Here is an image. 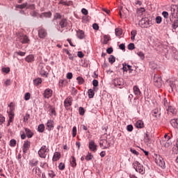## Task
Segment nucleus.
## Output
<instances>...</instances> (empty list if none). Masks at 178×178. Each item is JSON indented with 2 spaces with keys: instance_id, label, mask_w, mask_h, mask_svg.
<instances>
[{
  "instance_id": "1",
  "label": "nucleus",
  "mask_w": 178,
  "mask_h": 178,
  "mask_svg": "<svg viewBox=\"0 0 178 178\" xmlns=\"http://www.w3.org/2000/svg\"><path fill=\"white\" fill-rule=\"evenodd\" d=\"M24 130L25 132L24 131H20L19 132L22 140H26V137H27V138H32L33 136H34V132L29 128H24Z\"/></svg>"
},
{
  "instance_id": "2",
  "label": "nucleus",
  "mask_w": 178,
  "mask_h": 178,
  "mask_svg": "<svg viewBox=\"0 0 178 178\" xmlns=\"http://www.w3.org/2000/svg\"><path fill=\"white\" fill-rule=\"evenodd\" d=\"M134 169L136 172L140 173V175H144L145 173V170H144V166L140 163L138 161H135L133 163Z\"/></svg>"
},
{
  "instance_id": "3",
  "label": "nucleus",
  "mask_w": 178,
  "mask_h": 178,
  "mask_svg": "<svg viewBox=\"0 0 178 178\" xmlns=\"http://www.w3.org/2000/svg\"><path fill=\"white\" fill-rule=\"evenodd\" d=\"M48 152H49V149L47 148V146L43 145L41 147L38 154L40 158H43V159H45Z\"/></svg>"
},
{
  "instance_id": "4",
  "label": "nucleus",
  "mask_w": 178,
  "mask_h": 178,
  "mask_svg": "<svg viewBox=\"0 0 178 178\" xmlns=\"http://www.w3.org/2000/svg\"><path fill=\"white\" fill-rule=\"evenodd\" d=\"M154 84L156 87H158V88H161V87H162L163 81H162V78H161L159 74H154Z\"/></svg>"
},
{
  "instance_id": "5",
  "label": "nucleus",
  "mask_w": 178,
  "mask_h": 178,
  "mask_svg": "<svg viewBox=\"0 0 178 178\" xmlns=\"http://www.w3.org/2000/svg\"><path fill=\"white\" fill-rule=\"evenodd\" d=\"M155 162L158 166H160V168H162V169H165V161H163V158H162V156L160 155H156Z\"/></svg>"
},
{
  "instance_id": "6",
  "label": "nucleus",
  "mask_w": 178,
  "mask_h": 178,
  "mask_svg": "<svg viewBox=\"0 0 178 178\" xmlns=\"http://www.w3.org/2000/svg\"><path fill=\"white\" fill-rule=\"evenodd\" d=\"M8 106L10 108V111H8L10 122H13V119L15 118V105L13 103H10Z\"/></svg>"
},
{
  "instance_id": "7",
  "label": "nucleus",
  "mask_w": 178,
  "mask_h": 178,
  "mask_svg": "<svg viewBox=\"0 0 178 178\" xmlns=\"http://www.w3.org/2000/svg\"><path fill=\"white\" fill-rule=\"evenodd\" d=\"M31 147V142L30 140H24L22 146V152L24 154H27Z\"/></svg>"
},
{
  "instance_id": "8",
  "label": "nucleus",
  "mask_w": 178,
  "mask_h": 178,
  "mask_svg": "<svg viewBox=\"0 0 178 178\" xmlns=\"http://www.w3.org/2000/svg\"><path fill=\"white\" fill-rule=\"evenodd\" d=\"M114 86L118 88H123V86H124V81L122 78H116L114 79Z\"/></svg>"
},
{
  "instance_id": "9",
  "label": "nucleus",
  "mask_w": 178,
  "mask_h": 178,
  "mask_svg": "<svg viewBox=\"0 0 178 178\" xmlns=\"http://www.w3.org/2000/svg\"><path fill=\"white\" fill-rule=\"evenodd\" d=\"M99 147L102 149H106L111 147V143H109V142H108L106 140H100Z\"/></svg>"
},
{
  "instance_id": "10",
  "label": "nucleus",
  "mask_w": 178,
  "mask_h": 178,
  "mask_svg": "<svg viewBox=\"0 0 178 178\" xmlns=\"http://www.w3.org/2000/svg\"><path fill=\"white\" fill-rule=\"evenodd\" d=\"M54 127H55V122L53 120H48L46 123V129L48 131H51L54 130Z\"/></svg>"
},
{
  "instance_id": "11",
  "label": "nucleus",
  "mask_w": 178,
  "mask_h": 178,
  "mask_svg": "<svg viewBox=\"0 0 178 178\" xmlns=\"http://www.w3.org/2000/svg\"><path fill=\"white\" fill-rule=\"evenodd\" d=\"M18 39L22 42V44H29L30 42V39L26 35H19Z\"/></svg>"
},
{
  "instance_id": "12",
  "label": "nucleus",
  "mask_w": 178,
  "mask_h": 178,
  "mask_svg": "<svg viewBox=\"0 0 178 178\" xmlns=\"http://www.w3.org/2000/svg\"><path fill=\"white\" fill-rule=\"evenodd\" d=\"M48 35V33H47V30H45L44 28H39L38 30V37L39 38L44 39L45 37Z\"/></svg>"
},
{
  "instance_id": "13",
  "label": "nucleus",
  "mask_w": 178,
  "mask_h": 178,
  "mask_svg": "<svg viewBox=\"0 0 178 178\" xmlns=\"http://www.w3.org/2000/svg\"><path fill=\"white\" fill-rule=\"evenodd\" d=\"M72 104H73V98L72 96H69L64 101V106L65 108H69V106H72Z\"/></svg>"
},
{
  "instance_id": "14",
  "label": "nucleus",
  "mask_w": 178,
  "mask_h": 178,
  "mask_svg": "<svg viewBox=\"0 0 178 178\" xmlns=\"http://www.w3.org/2000/svg\"><path fill=\"white\" fill-rule=\"evenodd\" d=\"M161 144L162 147H164L165 148H170L172 147V140H161Z\"/></svg>"
},
{
  "instance_id": "15",
  "label": "nucleus",
  "mask_w": 178,
  "mask_h": 178,
  "mask_svg": "<svg viewBox=\"0 0 178 178\" xmlns=\"http://www.w3.org/2000/svg\"><path fill=\"white\" fill-rule=\"evenodd\" d=\"M52 94H53V91L52 90L47 88L44 90V94H43V97L44 98H51V97H52Z\"/></svg>"
},
{
  "instance_id": "16",
  "label": "nucleus",
  "mask_w": 178,
  "mask_h": 178,
  "mask_svg": "<svg viewBox=\"0 0 178 178\" xmlns=\"http://www.w3.org/2000/svg\"><path fill=\"white\" fill-rule=\"evenodd\" d=\"M89 149L93 152H95L97 151V144H95V142L94 140H90L89 142Z\"/></svg>"
},
{
  "instance_id": "17",
  "label": "nucleus",
  "mask_w": 178,
  "mask_h": 178,
  "mask_svg": "<svg viewBox=\"0 0 178 178\" xmlns=\"http://www.w3.org/2000/svg\"><path fill=\"white\" fill-rule=\"evenodd\" d=\"M38 70L41 76H47V71H45V67H44V65H39Z\"/></svg>"
},
{
  "instance_id": "18",
  "label": "nucleus",
  "mask_w": 178,
  "mask_h": 178,
  "mask_svg": "<svg viewBox=\"0 0 178 178\" xmlns=\"http://www.w3.org/2000/svg\"><path fill=\"white\" fill-rule=\"evenodd\" d=\"M152 115L155 118V119H159L161 118V112H159V110L154 109L152 111Z\"/></svg>"
},
{
  "instance_id": "19",
  "label": "nucleus",
  "mask_w": 178,
  "mask_h": 178,
  "mask_svg": "<svg viewBox=\"0 0 178 178\" xmlns=\"http://www.w3.org/2000/svg\"><path fill=\"white\" fill-rule=\"evenodd\" d=\"M60 159V152H56L54 154L52 161L53 162H58Z\"/></svg>"
},
{
  "instance_id": "20",
  "label": "nucleus",
  "mask_w": 178,
  "mask_h": 178,
  "mask_svg": "<svg viewBox=\"0 0 178 178\" xmlns=\"http://www.w3.org/2000/svg\"><path fill=\"white\" fill-rule=\"evenodd\" d=\"M29 165L31 166V168H34L38 165V160L36 159H32L29 161Z\"/></svg>"
},
{
  "instance_id": "21",
  "label": "nucleus",
  "mask_w": 178,
  "mask_h": 178,
  "mask_svg": "<svg viewBox=\"0 0 178 178\" xmlns=\"http://www.w3.org/2000/svg\"><path fill=\"white\" fill-rule=\"evenodd\" d=\"M59 26L61 27V29H65L67 26V20L65 19H63L59 22Z\"/></svg>"
},
{
  "instance_id": "22",
  "label": "nucleus",
  "mask_w": 178,
  "mask_h": 178,
  "mask_svg": "<svg viewBox=\"0 0 178 178\" xmlns=\"http://www.w3.org/2000/svg\"><path fill=\"white\" fill-rule=\"evenodd\" d=\"M25 60H26V62H28V63H30L31 62H34V55L30 54V55L27 56L25 58Z\"/></svg>"
},
{
  "instance_id": "23",
  "label": "nucleus",
  "mask_w": 178,
  "mask_h": 178,
  "mask_svg": "<svg viewBox=\"0 0 178 178\" xmlns=\"http://www.w3.org/2000/svg\"><path fill=\"white\" fill-rule=\"evenodd\" d=\"M171 125L175 129H178V120L177 119H172L170 121Z\"/></svg>"
},
{
  "instance_id": "24",
  "label": "nucleus",
  "mask_w": 178,
  "mask_h": 178,
  "mask_svg": "<svg viewBox=\"0 0 178 178\" xmlns=\"http://www.w3.org/2000/svg\"><path fill=\"white\" fill-rule=\"evenodd\" d=\"M133 91L135 95L138 96V95H140L141 94V91H140V88H138V86H134Z\"/></svg>"
},
{
  "instance_id": "25",
  "label": "nucleus",
  "mask_w": 178,
  "mask_h": 178,
  "mask_svg": "<svg viewBox=\"0 0 178 178\" xmlns=\"http://www.w3.org/2000/svg\"><path fill=\"white\" fill-rule=\"evenodd\" d=\"M137 129H143L144 127V122L142 120H138L135 124Z\"/></svg>"
},
{
  "instance_id": "26",
  "label": "nucleus",
  "mask_w": 178,
  "mask_h": 178,
  "mask_svg": "<svg viewBox=\"0 0 178 178\" xmlns=\"http://www.w3.org/2000/svg\"><path fill=\"white\" fill-rule=\"evenodd\" d=\"M70 165L72 168H76V166H77V163H76V158H74V156H71Z\"/></svg>"
},
{
  "instance_id": "27",
  "label": "nucleus",
  "mask_w": 178,
  "mask_h": 178,
  "mask_svg": "<svg viewBox=\"0 0 178 178\" xmlns=\"http://www.w3.org/2000/svg\"><path fill=\"white\" fill-rule=\"evenodd\" d=\"M76 33L78 38H79L80 40H83V38H84V31L81 30H78L76 31Z\"/></svg>"
},
{
  "instance_id": "28",
  "label": "nucleus",
  "mask_w": 178,
  "mask_h": 178,
  "mask_svg": "<svg viewBox=\"0 0 178 178\" xmlns=\"http://www.w3.org/2000/svg\"><path fill=\"white\" fill-rule=\"evenodd\" d=\"M41 83H42V79L41 78H36L33 80L34 86H35L36 87L40 86Z\"/></svg>"
},
{
  "instance_id": "29",
  "label": "nucleus",
  "mask_w": 178,
  "mask_h": 178,
  "mask_svg": "<svg viewBox=\"0 0 178 178\" xmlns=\"http://www.w3.org/2000/svg\"><path fill=\"white\" fill-rule=\"evenodd\" d=\"M144 12H145V8H140L136 10V13L138 16H143Z\"/></svg>"
},
{
  "instance_id": "30",
  "label": "nucleus",
  "mask_w": 178,
  "mask_h": 178,
  "mask_svg": "<svg viewBox=\"0 0 178 178\" xmlns=\"http://www.w3.org/2000/svg\"><path fill=\"white\" fill-rule=\"evenodd\" d=\"M44 130H45V125L44 124H39L38 127L39 133H44Z\"/></svg>"
},
{
  "instance_id": "31",
  "label": "nucleus",
  "mask_w": 178,
  "mask_h": 178,
  "mask_svg": "<svg viewBox=\"0 0 178 178\" xmlns=\"http://www.w3.org/2000/svg\"><path fill=\"white\" fill-rule=\"evenodd\" d=\"M32 172L35 173L38 176H40L41 175V170L38 167H35L33 168Z\"/></svg>"
},
{
  "instance_id": "32",
  "label": "nucleus",
  "mask_w": 178,
  "mask_h": 178,
  "mask_svg": "<svg viewBox=\"0 0 178 178\" xmlns=\"http://www.w3.org/2000/svg\"><path fill=\"white\" fill-rule=\"evenodd\" d=\"M16 9H24L27 8V3H24L23 4H17L15 6Z\"/></svg>"
},
{
  "instance_id": "33",
  "label": "nucleus",
  "mask_w": 178,
  "mask_h": 178,
  "mask_svg": "<svg viewBox=\"0 0 178 178\" xmlns=\"http://www.w3.org/2000/svg\"><path fill=\"white\" fill-rule=\"evenodd\" d=\"M172 152L174 154H178V138L177 136V143L172 147Z\"/></svg>"
},
{
  "instance_id": "34",
  "label": "nucleus",
  "mask_w": 178,
  "mask_h": 178,
  "mask_svg": "<svg viewBox=\"0 0 178 178\" xmlns=\"http://www.w3.org/2000/svg\"><path fill=\"white\" fill-rule=\"evenodd\" d=\"M145 143H147V144L151 143V136L148 133L145 136Z\"/></svg>"
},
{
  "instance_id": "35",
  "label": "nucleus",
  "mask_w": 178,
  "mask_h": 178,
  "mask_svg": "<svg viewBox=\"0 0 178 178\" xmlns=\"http://www.w3.org/2000/svg\"><path fill=\"white\" fill-rule=\"evenodd\" d=\"M172 137H173V135L171 134L170 135H169V134H165L164 136V140H165V141H171V138Z\"/></svg>"
},
{
  "instance_id": "36",
  "label": "nucleus",
  "mask_w": 178,
  "mask_h": 178,
  "mask_svg": "<svg viewBox=\"0 0 178 178\" xmlns=\"http://www.w3.org/2000/svg\"><path fill=\"white\" fill-rule=\"evenodd\" d=\"M167 111L168 112H170L172 115L176 113V108H173L172 106H169Z\"/></svg>"
},
{
  "instance_id": "37",
  "label": "nucleus",
  "mask_w": 178,
  "mask_h": 178,
  "mask_svg": "<svg viewBox=\"0 0 178 178\" xmlns=\"http://www.w3.org/2000/svg\"><path fill=\"white\" fill-rule=\"evenodd\" d=\"M50 116H56V111H55V108L50 106Z\"/></svg>"
},
{
  "instance_id": "38",
  "label": "nucleus",
  "mask_w": 178,
  "mask_h": 178,
  "mask_svg": "<svg viewBox=\"0 0 178 178\" xmlns=\"http://www.w3.org/2000/svg\"><path fill=\"white\" fill-rule=\"evenodd\" d=\"M88 93L89 98H94V95H95V93L94 92V90L92 89H89Z\"/></svg>"
},
{
  "instance_id": "39",
  "label": "nucleus",
  "mask_w": 178,
  "mask_h": 178,
  "mask_svg": "<svg viewBox=\"0 0 178 178\" xmlns=\"http://www.w3.org/2000/svg\"><path fill=\"white\" fill-rule=\"evenodd\" d=\"M92 158H94V156L91 153L88 152V154L86 156L85 159L86 161H91Z\"/></svg>"
},
{
  "instance_id": "40",
  "label": "nucleus",
  "mask_w": 178,
  "mask_h": 178,
  "mask_svg": "<svg viewBox=\"0 0 178 178\" xmlns=\"http://www.w3.org/2000/svg\"><path fill=\"white\" fill-rule=\"evenodd\" d=\"M115 60H116V58H115L113 55H111V56L108 58V62H109V63L113 64V63H115Z\"/></svg>"
},
{
  "instance_id": "41",
  "label": "nucleus",
  "mask_w": 178,
  "mask_h": 178,
  "mask_svg": "<svg viewBox=\"0 0 178 178\" xmlns=\"http://www.w3.org/2000/svg\"><path fill=\"white\" fill-rule=\"evenodd\" d=\"M131 40L132 41H134L135 38H136V35H137V31H131Z\"/></svg>"
},
{
  "instance_id": "42",
  "label": "nucleus",
  "mask_w": 178,
  "mask_h": 178,
  "mask_svg": "<svg viewBox=\"0 0 178 178\" xmlns=\"http://www.w3.org/2000/svg\"><path fill=\"white\" fill-rule=\"evenodd\" d=\"M115 35H117V37H120V35L122 34L121 29L117 28L115 29Z\"/></svg>"
},
{
  "instance_id": "43",
  "label": "nucleus",
  "mask_w": 178,
  "mask_h": 178,
  "mask_svg": "<svg viewBox=\"0 0 178 178\" xmlns=\"http://www.w3.org/2000/svg\"><path fill=\"white\" fill-rule=\"evenodd\" d=\"M172 29H174V30H176L178 27V18L175 19L172 25Z\"/></svg>"
},
{
  "instance_id": "44",
  "label": "nucleus",
  "mask_w": 178,
  "mask_h": 178,
  "mask_svg": "<svg viewBox=\"0 0 178 178\" xmlns=\"http://www.w3.org/2000/svg\"><path fill=\"white\" fill-rule=\"evenodd\" d=\"M140 24H142V27H144V28H147L148 27V22H145V19H142L140 22Z\"/></svg>"
},
{
  "instance_id": "45",
  "label": "nucleus",
  "mask_w": 178,
  "mask_h": 178,
  "mask_svg": "<svg viewBox=\"0 0 178 178\" xmlns=\"http://www.w3.org/2000/svg\"><path fill=\"white\" fill-rule=\"evenodd\" d=\"M76 80L78 81V84H79V85L84 83V79H83V77H81V76H78L76 78Z\"/></svg>"
},
{
  "instance_id": "46",
  "label": "nucleus",
  "mask_w": 178,
  "mask_h": 178,
  "mask_svg": "<svg viewBox=\"0 0 178 178\" xmlns=\"http://www.w3.org/2000/svg\"><path fill=\"white\" fill-rule=\"evenodd\" d=\"M77 136V127H73L72 128V137L74 138Z\"/></svg>"
},
{
  "instance_id": "47",
  "label": "nucleus",
  "mask_w": 178,
  "mask_h": 178,
  "mask_svg": "<svg viewBox=\"0 0 178 178\" xmlns=\"http://www.w3.org/2000/svg\"><path fill=\"white\" fill-rule=\"evenodd\" d=\"M79 115H81V116H83L84 113H86V111H84V108L83 107H79Z\"/></svg>"
},
{
  "instance_id": "48",
  "label": "nucleus",
  "mask_w": 178,
  "mask_h": 178,
  "mask_svg": "<svg viewBox=\"0 0 178 178\" xmlns=\"http://www.w3.org/2000/svg\"><path fill=\"white\" fill-rule=\"evenodd\" d=\"M31 97V95L30 94V92L25 93V95H24L25 101H29V99H30Z\"/></svg>"
},
{
  "instance_id": "49",
  "label": "nucleus",
  "mask_w": 178,
  "mask_h": 178,
  "mask_svg": "<svg viewBox=\"0 0 178 178\" xmlns=\"http://www.w3.org/2000/svg\"><path fill=\"white\" fill-rule=\"evenodd\" d=\"M48 175L49 176L51 177V178H54L55 176H56V175L55 174V172L52 170H49V172H48Z\"/></svg>"
},
{
  "instance_id": "50",
  "label": "nucleus",
  "mask_w": 178,
  "mask_h": 178,
  "mask_svg": "<svg viewBox=\"0 0 178 178\" xmlns=\"http://www.w3.org/2000/svg\"><path fill=\"white\" fill-rule=\"evenodd\" d=\"M137 55L138 56H140V58L142 59V60H144V58H145V56L144 55V53L143 51H139L137 53Z\"/></svg>"
},
{
  "instance_id": "51",
  "label": "nucleus",
  "mask_w": 178,
  "mask_h": 178,
  "mask_svg": "<svg viewBox=\"0 0 178 178\" xmlns=\"http://www.w3.org/2000/svg\"><path fill=\"white\" fill-rule=\"evenodd\" d=\"M29 119H30V114L26 113L24 117V122H25V123H27V122H29Z\"/></svg>"
},
{
  "instance_id": "52",
  "label": "nucleus",
  "mask_w": 178,
  "mask_h": 178,
  "mask_svg": "<svg viewBox=\"0 0 178 178\" xmlns=\"http://www.w3.org/2000/svg\"><path fill=\"white\" fill-rule=\"evenodd\" d=\"M130 152L134 154V155H136V156H138V155L140 154V153L138 152H137L136 149L131 148L130 149Z\"/></svg>"
},
{
  "instance_id": "53",
  "label": "nucleus",
  "mask_w": 178,
  "mask_h": 178,
  "mask_svg": "<svg viewBox=\"0 0 178 178\" xmlns=\"http://www.w3.org/2000/svg\"><path fill=\"white\" fill-rule=\"evenodd\" d=\"M26 9H31L32 10H34L35 9V6L34 4H27Z\"/></svg>"
},
{
  "instance_id": "54",
  "label": "nucleus",
  "mask_w": 178,
  "mask_h": 178,
  "mask_svg": "<svg viewBox=\"0 0 178 178\" xmlns=\"http://www.w3.org/2000/svg\"><path fill=\"white\" fill-rule=\"evenodd\" d=\"M156 23H157V24H161V23H162V17L160 16L156 17Z\"/></svg>"
},
{
  "instance_id": "55",
  "label": "nucleus",
  "mask_w": 178,
  "mask_h": 178,
  "mask_svg": "<svg viewBox=\"0 0 178 178\" xmlns=\"http://www.w3.org/2000/svg\"><path fill=\"white\" fill-rule=\"evenodd\" d=\"M16 140L15 139H12L10 141V147H16Z\"/></svg>"
},
{
  "instance_id": "56",
  "label": "nucleus",
  "mask_w": 178,
  "mask_h": 178,
  "mask_svg": "<svg viewBox=\"0 0 178 178\" xmlns=\"http://www.w3.org/2000/svg\"><path fill=\"white\" fill-rule=\"evenodd\" d=\"M15 55H19V56H24L26 55V52L23 51H16L15 52Z\"/></svg>"
},
{
  "instance_id": "57",
  "label": "nucleus",
  "mask_w": 178,
  "mask_h": 178,
  "mask_svg": "<svg viewBox=\"0 0 178 178\" xmlns=\"http://www.w3.org/2000/svg\"><path fill=\"white\" fill-rule=\"evenodd\" d=\"M136 47L134 45V43H130L128 45V49H130V51H133V49H135Z\"/></svg>"
},
{
  "instance_id": "58",
  "label": "nucleus",
  "mask_w": 178,
  "mask_h": 178,
  "mask_svg": "<svg viewBox=\"0 0 178 178\" xmlns=\"http://www.w3.org/2000/svg\"><path fill=\"white\" fill-rule=\"evenodd\" d=\"M58 169H59L60 170H65V163H60L58 165Z\"/></svg>"
},
{
  "instance_id": "59",
  "label": "nucleus",
  "mask_w": 178,
  "mask_h": 178,
  "mask_svg": "<svg viewBox=\"0 0 178 178\" xmlns=\"http://www.w3.org/2000/svg\"><path fill=\"white\" fill-rule=\"evenodd\" d=\"M110 38L108 35L104 36V44H108V41H109Z\"/></svg>"
},
{
  "instance_id": "60",
  "label": "nucleus",
  "mask_w": 178,
  "mask_h": 178,
  "mask_svg": "<svg viewBox=\"0 0 178 178\" xmlns=\"http://www.w3.org/2000/svg\"><path fill=\"white\" fill-rule=\"evenodd\" d=\"M10 84H12L10 79H6V81L4 82V86H6V87L10 86Z\"/></svg>"
},
{
  "instance_id": "61",
  "label": "nucleus",
  "mask_w": 178,
  "mask_h": 178,
  "mask_svg": "<svg viewBox=\"0 0 178 178\" xmlns=\"http://www.w3.org/2000/svg\"><path fill=\"white\" fill-rule=\"evenodd\" d=\"M65 83H66V80L65 79H60L59 80V86H60V87H63V86L65 84Z\"/></svg>"
},
{
  "instance_id": "62",
  "label": "nucleus",
  "mask_w": 178,
  "mask_h": 178,
  "mask_svg": "<svg viewBox=\"0 0 178 178\" xmlns=\"http://www.w3.org/2000/svg\"><path fill=\"white\" fill-rule=\"evenodd\" d=\"M162 15L163 16V17L165 19H168V17H169V13L166 12V11H163L162 13Z\"/></svg>"
},
{
  "instance_id": "63",
  "label": "nucleus",
  "mask_w": 178,
  "mask_h": 178,
  "mask_svg": "<svg viewBox=\"0 0 178 178\" xmlns=\"http://www.w3.org/2000/svg\"><path fill=\"white\" fill-rule=\"evenodd\" d=\"M133 129L134 127H133V125L131 124L127 125V131H133Z\"/></svg>"
},
{
  "instance_id": "64",
  "label": "nucleus",
  "mask_w": 178,
  "mask_h": 178,
  "mask_svg": "<svg viewBox=\"0 0 178 178\" xmlns=\"http://www.w3.org/2000/svg\"><path fill=\"white\" fill-rule=\"evenodd\" d=\"M5 122V117L0 114V125Z\"/></svg>"
}]
</instances>
